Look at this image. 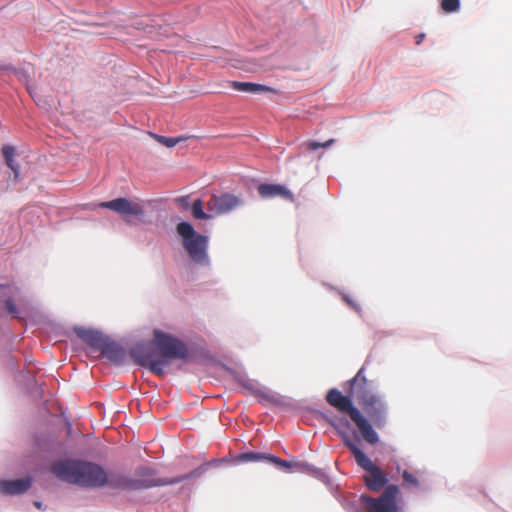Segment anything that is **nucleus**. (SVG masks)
<instances>
[{"instance_id":"obj_28","label":"nucleus","mask_w":512,"mask_h":512,"mask_svg":"<svg viewBox=\"0 0 512 512\" xmlns=\"http://www.w3.org/2000/svg\"><path fill=\"white\" fill-rule=\"evenodd\" d=\"M329 423H330L332 426L337 427V425H336V423H335V421H334V420H330V421H329Z\"/></svg>"},{"instance_id":"obj_31","label":"nucleus","mask_w":512,"mask_h":512,"mask_svg":"<svg viewBox=\"0 0 512 512\" xmlns=\"http://www.w3.org/2000/svg\"><path fill=\"white\" fill-rule=\"evenodd\" d=\"M180 201L183 202V203H186V200L184 197L180 198Z\"/></svg>"},{"instance_id":"obj_22","label":"nucleus","mask_w":512,"mask_h":512,"mask_svg":"<svg viewBox=\"0 0 512 512\" xmlns=\"http://www.w3.org/2000/svg\"><path fill=\"white\" fill-rule=\"evenodd\" d=\"M335 142L334 139H329L323 143L317 141H307L304 143L306 149L309 151H315L319 148H328Z\"/></svg>"},{"instance_id":"obj_25","label":"nucleus","mask_w":512,"mask_h":512,"mask_svg":"<svg viewBox=\"0 0 512 512\" xmlns=\"http://www.w3.org/2000/svg\"><path fill=\"white\" fill-rule=\"evenodd\" d=\"M5 305H6V308H7L8 312L11 315H13L14 317H18V309H17L15 303L13 302V300L11 298H8L5 301Z\"/></svg>"},{"instance_id":"obj_12","label":"nucleus","mask_w":512,"mask_h":512,"mask_svg":"<svg viewBox=\"0 0 512 512\" xmlns=\"http://www.w3.org/2000/svg\"><path fill=\"white\" fill-rule=\"evenodd\" d=\"M75 333L82 341L88 344L91 348H94L99 351L101 347L104 345V342L107 338V336L103 335L99 331L86 329L82 327L75 328Z\"/></svg>"},{"instance_id":"obj_5","label":"nucleus","mask_w":512,"mask_h":512,"mask_svg":"<svg viewBox=\"0 0 512 512\" xmlns=\"http://www.w3.org/2000/svg\"><path fill=\"white\" fill-rule=\"evenodd\" d=\"M177 233L182 238V244L189 257L198 264L207 265L209 258L207 255L208 238L197 233L193 226L188 222H181L176 227Z\"/></svg>"},{"instance_id":"obj_23","label":"nucleus","mask_w":512,"mask_h":512,"mask_svg":"<svg viewBox=\"0 0 512 512\" xmlns=\"http://www.w3.org/2000/svg\"><path fill=\"white\" fill-rule=\"evenodd\" d=\"M459 7V0H442L441 2V8L447 13L456 12L458 11Z\"/></svg>"},{"instance_id":"obj_18","label":"nucleus","mask_w":512,"mask_h":512,"mask_svg":"<svg viewBox=\"0 0 512 512\" xmlns=\"http://www.w3.org/2000/svg\"><path fill=\"white\" fill-rule=\"evenodd\" d=\"M270 454L259 453V452H246L241 453L236 457L238 462H258L268 461Z\"/></svg>"},{"instance_id":"obj_4","label":"nucleus","mask_w":512,"mask_h":512,"mask_svg":"<svg viewBox=\"0 0 512 512\" xmlns=\"http://www.w3.org/2000/svg\"><path fill=\"white\" fill-rule=\"evenodd\" d=\"M343 443L351 451L356 463L366 471L363 480L367 488L373 492H379L388 485V478L385 471L374 464L372 460L356 445L346 433H340Z\"/></svg>"},{"instance_id":"obj_30","label":"nucleus","mask_w":512,"mask_h":512,"mask_svg":"<svg viewBox=\"0 0 512 512\" xmlns=\"http://www.w3.org/2000/svg\"><path fill=\"white\" fill-rule=\"evenodd\" d=\"M180 201L183 202V203H186V200L184 197L180 198Z\"/></svg>"},{"instance_id":"obj_27","label":"nucleus","mask_w":512,"mask_h":512,"mask_svg":"<svg viewBox=\"0 0 512 512\" xmlns=\"http://www.w3.org/2000/svg\"><path fill=\"white\" fill-rule=\"evenodd\" d=\"M425 38V34L421 33V34H418L416 37H415V43L417 45H420L422 43V41L424 40Z\"/></svg>"},{"instance_id":"obj_13","label":"nucleus","mask_w":512,"mask_h":512,"mask_svg":"<svg viewBox=\"0 0 512 512\" xmlns=\"http://www.w3.org/2000/svg\"><path fill=\"white\" fill-rule=\"evenodd\" d=\"M258 192L263 198H272L280 196L289 201H294V196L290 190L285 186L279 184H261L258 187Z\"/></svg>"},{"instance_id":"obj_26","label":"nucleus","mask_w":512,"mask_h":512,"mask_svg":"<svg viewBox=\"0 0 512 512\" xmlns=\"http://www.w3.org/2000/svg\"><path fill=\"white\" fill-rule=\"evenodd\" d=\"M342 299L343 301L348 305L350 306L353 310L359 312L360 311V306L347 294H343L342 295Z\"/></svg>"},{"instance_id":"obj_7","label":"nucleus","mask_w":512,"mask_h":512,"mask_svg":"<svg viewBox=\"0 0 512 512\" xmlns=\"http://www.w3.org/2000/svg\"><path fill=\"white\" fill-rule=\"evenodd\" d=\"M120 476L123 478V486L116 487V490H142L155 486H161L166 484V482L156 479L155 471L148 467H142L138 469L136 476L129 477L124 473L120 472Z\"/></svg>"},{"instance_id":"obj_21","label":"nucleus","mask_w":512,"mask_h":512,"mask_svg":"<svg viewBox=\"0 0 512 512\" xmlns=\"http://www.w3.org/2000/svg\"><path fill=\"white\" fill-rule=\"evenodd\" d=\"M403 482L402 485L405 488H418L420 486V482L415 475L404 470L402 473Z\"/></svg>"},{"instance_id":"obj_24","label":"nucleus","mask_w":512,"mask_h":512,"mask_svg":"<svg viewBox=\"0 0 512 512\" xmlns=\"http://www.w3.org/2000/svg\"><path fill=\"white\" fill-rule=\"evenodd\" d=\"M268 461L271 462V463H274L282 468H285V469H290L292 467H295V466H298L297 463H292V462H289V461H286V460H282L276 456H273V455H270L268 457Z\"/></svg>"},{"instance_id":"obj_19","label":"nucleus","mask_w":512,"mask_h":512,"mask_svg":"<svg viewBox=\"0 0 512 512\" xmlns=\"http://www.w3.org/2000/svg\"><path fill=\"white\" fill-rule=\"evenodd\" d=\"M192 215L195 219L207 220L213 217L212 213L208 214L203 209V202L201 199H196L192 204Z\"/></svg>"},{"instance_id":"obj_11","label":"nucleus","mask_w":512,"mask_h":512,"mask_svg":"<svg viewBox=\"0 0 512 512\" xmlns=\"http://www.w3.org/2000/svg\"><path fill=\"white\" fill-rule=\"evenodd\" d=\"M31 478L0 481V493L5 495H18L31 487Z\"/></svg>"},{"instance_id":"obj_8","label":"nucleus","mask_w":512,"mask_h":512,"mask_svg":"<svg viewBox=\"0 0 512 512\" xmlns=\"http://www.w3.org/2000/svg\"><path fill=\"white\" fill-rule=\"evenodd\" d=\"M207 209L213 216L230 213L243 205V200L234 194H213L207 202Z\"/></svg>"},{"instance_id":"obj_29","label":"nucleus","mask_w":512,"mask_h":512,"mask_svg":"<svg viewBox=\"0 0 512 512\" xmlns=\"http://www.w3.org/2000/svg\"><path fill=\"white\" fill-rule=\"evenodd\" d=\"M34 504H35V506H36L37 508H39V509L41 508V503H40V502H35Z\"/></svg>"},{"instance_id":"obj_17","label":"nucleus","mask_w":512,"mask_h":512,"mask_svg":"<svg viewBox=\"0 0 512 512\" xmlns=\"http://www.w3.org/2000/svg\"><path fill=\"white\" fill-rule=\"evenodd\" d=\"M2 154L4 156L6 165L13 171L15 179H17L19 176V165L15 162L14 159V147L11 145H4L2 147Z\"/></svg>"},{"instance_id":"obj_14","label":"nucleus","mask_w":512,"mask_h":512,"mask_svg":"<svg viewBox=\"0 0 512 512\" xmlns=\"http://www.w3.org/2000/svg\"><path fill=\"white\" fill-rule=\"evenodd\" d=\"M100 352L104 357L115 364H121L125 358L124 349L108 337L101 347Z\"/></svg>"},{"instance_id":"obj_1","label":"nucleus","mask_w":512,"mask_h":512,"mask_svg":"<svg viewBox=\"0 0 512 512\" xmlns=\"http://www.w3.org/2000/svg\"><path fill=\"white\" fill-rule=\"evenodd\" d=\"M348 384V395H343L338 389L332 388L326 395V401L339 412L348 414L359 429L363 439L369 444L374 445L379 441L378 434L361 411L353 405L352 399L355 398L359 404H362L368 399L373 398L377 395L375 385L373 381L368 380L364 375V368H361L357 374L348 381Z\"/></svg>"},{"instance_id":"obj_6","label":"nucleus","mask_w":512,"mask_h":512,"mask_svg":"<svg viewBox=\"0 0 512 512\" xmlns=\"http://www.w3.org/2000/svg\"><path fill=\"white\" fill-rule=\"evenodd\" d=\"M400 488L395 484H389L379 497H371L365 494L360 496L364 512H399Z\"/></svg>"},{"instance_id":"obj_3","label":"nucleus","mask_w":512,"mask_h":512,"mask_svg":"<svg viewBox=\"0 0 512 512\" xmlns=\"http://www.w3.org/2000/svg\"><path fill=\"white\" fill-rule=\"evenodd\" d=\"M51 472L60 480L84 488L123 486L118 471H106L101 465L84 460H60L52 463Z\"/></svg>"},{"instance_id":"obj_9","label":"nucleus","mask_w":512,"mask_h":512,"mask_svg":"<svg viewBox=\"0 0 512 512\" xmlns=\"http://www.w3.org/2000/svg\"><path fill=\"white\" fill-rule=\"evenodd\" d=\"M99 207L110 209L124 217L141 218L144 209L140 201L120 197L107 202H101Z\"/></svg>"},{"instance_id":"obj_16","label":"nucleus","mask_w":512,"mask_h":512,"mask_svg":"<svg viewBox=\"0 0 512 512\" xmlns=\"http://www.w3.org/2000/svg\"><path fill=\"white\" fill-rule=\"evenodd\" d=\"M231 86L237 91L246 93H278V91L272 87L252 82L233 81Z\"/></svg>"},{"instance_id":"obj_20","label":"nucleus","mask_w":512,"mask_h":512,"mask_svg":"<svg viewBox=\"0 0 512 512\" xmlns=\"http://www.w3.org/2000/svg\"><path fill=\"white\" fill-rule=\"evenodd\" d=\"M151 135L162 145L166 147H174L178 143L185 141L188 139V137L185 136H179V137H165L161 135H157L154 133H151Z\"/></svg>"},{"instance_id":"obj_10","label":"nucleus","mask_w":512,"mask_h":512,"mask_svg":"<svg viewBox=\"0 0 512 512\" xmlns=\"http://www.w3.org/2000/svg\"><path fill=\"white\" fill-rule=\"evenodd\" d=\"M360 405L376 427L382 428L385 426L387 419V404L379 394Z\"/></svg>"},{"instance_id":"obj_2","label":"nucleus","mask_w":512,"mask_h":512,"mask_svg":"<svg viewBox=\"0 0 512 512\" xmlns=\"http://www.w3.org/2000/svg\"><path fill=\"white\" fill-rule=\"evenodd\" d=\"M153 345L137 344L130 350L133 361L157 376L166 373V367L172 359L185 360L189 355L186 344L180 339L159 330L154 331Z\"/></svg>"},{"instance_id":"obj_15","label":"nucleus","mask_w":512,"mask_h":512,"mask_svg":"<svg viewBox=\"0 0 512 512\" xmlns=\"http://www.w3.org/2000/svg\"><path fill=\"white\" fill-rule=\"evenodd\" d=\"M242 385L249 390H253L254 393L260 398L259 401L262 404H282V399L278 394L268 390L254 389V383L251 380H246L245 382H242Z\"/></svg>"}]
</instances>
